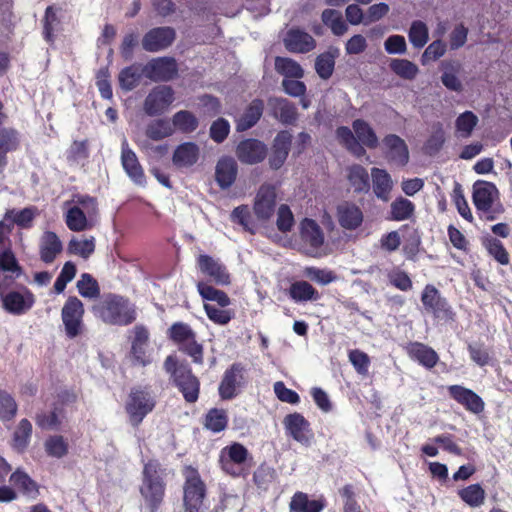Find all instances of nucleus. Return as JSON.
<instances>
[{
    "label": "nucleus",
    "instance_id": "obj_1",
    "mask_svg": "<svg viewBox=\"0 0 512 512\" xmlns=\"http://www.w3.org/2000/svg\"><path fill=\"white\" fill-rule=\"evenodd\" d=\"M166 475V469L157 459H150L144 463L139 493L148 512H158L164 504Z\"/></svg>",
    "mask_w": 512,
    "mask_h": 512
},
{
    "label": "nucleus",
    "instance_id": "obj_2",
    "mask_svg": "<svg viewBox=\"0 0 512 512\" xmlns=\"http://www.w3.org/2000/svg\"><path fill=\"white\" fill-rule=\"evenodd\" d=\"M163 369L187 403H195L198 400L200 380L186 361H179L175 354L168 355L164 360Z\"/></svg>",
    "mask_w": 512,
    "mask_h": 512
},
{
    "label": "nucleus",
    "instance_id": "obj_3",
    "mask_svg": "<svg viewBox=\"0 0 512 512\" xmlns=\"http://www.w3.org/2000/svg\"><path fill=\"white\" fill-rule=\"evenodd\" d=\"M499 196V190L492 182L478 180L473 184L472 201L480 218L494 221L504 212Z\"/></svg>",
    "mask_w": 512,
    "mask_h": 512
},
{
    "label": "nucleus",
    "instance_id": "obj_4",
    "mask_svg": "<svg viewBox=\"0 0 512 512\" xmlns=\"http://www.w3.org/2000/svg\"><path fill=\"white\" fill-rule=\"evenodd\" d=\"M183 512H204L207 486L197 468L187 465L182 470Z\"/></svg>",
    "mask_w": 512,
    "mask_h": 512
},
{
    "label": "nucleus",
    "instance_id": "obj_5",
    "mask_svg": "<svg viewBox=\"0 0 512 512\" xmlns=\"http://www.w3.org/2000/svg\"><path fill=\"white\" fill-rule=\"evenodd\" d=\"M156 403L155 396L147 387H132L125 402L129 423L137 428L154 410Z\"/></svg>",
    "mask_w": 512,
    "mask_h": 512
},
{
    "label": "nucleus",
    "instance_id": "obj_6",
    "mask_svg": "<svg viewBox=\"0 0 512 512\" xmlns=\"http://www.w3.org/2000/svg\"><path fill=\"white\" fill-rule=\"evenodd\" d=\"M421 302L425 311L439 320H452L453 309L447 299L432 284H427L421 293Z\"/></svg>",
    "mask_w": 512,
    "mask_h": 512
},
{
    "label": "nucleus",
    "instance_id": "obj_7",
    "mask_svg": "<svg viewBox=\"0 0 512 512\" xmlns=\"http://www.w3.org/2000/svg\"><path fill=\"white\" fill-rule=\"evenodd\" d=\"M246 368L240 362L233 363L223 374L218 392L222 400L235 398L246 384Z\"/></svg>",
    "mask_w": 512,
    "mask_h": 512
},
{
    "label": "nucleus",
    "instance_id": "obj_8",
    "mask_svg": "<svg viewBox=\"0 0 512 512\" xmlns=\"http://www.w3.org/2000/svg\"><path fill=\"white\" fill-rule=\"evenodd\" d=\"M248 455L249 452L244 445L234 442L222 449L219 458L220 467L231 477L243 476V469L239 466L246 462Z\"/></svg>",
    "mask_w": 512,
    "mask_h": 512
},
{
    "label": "nucleus",
    "instance_id": "obj_9",
    "mask_svg": "<svg viewBox=\"0 0 512 512\" xmlns=\"http://www.w3.org/2000/svg\"><path fill=\"white\" fill-rule=\"evenodd\" d=\"M175 93L171 86L160 85L154 87L146 96L143 109L151 117L165 113L175 100Z\"/></svg>",
    "mask_w": 512,
    "mask_h": 512
},
{
    "label": "nucleus",
    "instance_id": "obj_10",
    "mask_svg": "<svg viewBox=\"0 0 512 512\" xmlns=\"http://www.w3.org/2000/svg\"><path fill=\"white\" fill-rule=\"evenodd\" d=\"M178 63L174 57L163 56L144 65V76L154 82H168L178 76Z\"/></svg>",
    "mask_w": 512,
    "mask_h": 512
},
{
    "label": "nucleus",
    "instance_id": "obj_11",
    "mask_svg": "<svg viewBox=\"0 0 512 512\" xmlns=\"http://www.w3.org/2000/svg\"><path fill=\"white\" fill-rule=\"evenodd\" d=\"M102 313L112 320H135L136 313L133 304L120 295H107L101 307Z\"/></svg>",
    "mask_w": 512,
    "mask_h": 512
},
{
    "label": "nucleus",
    "instance_id": "obj_12",
    "mask_svg": "<svg viewBox=\"0 0 512 512\" xmlns=\"http://www.w3.org/2000/svg\"><path fill=\"white\" fill-rule=\"evenodd\" d=\"M268 153L267 145L258 139L247 138L238 143L235 154L242 164L254 165L261 163Z\"/></svg>",
    "mask_w": 512,
    "mask_h": 512
},
{
    "label": "nucleus",
    "instance_id": "obj_13",
    "mask_svg": "<svg viewBox=\"0 0 512 512\" xmlns=\"http://www.w3.org/2000/svg\"><path fill=\"white\" fill-rule=\"evenodd\" d=\"M175 38L176 32L172 27H155L143 36L142 47L147 52H159L170 47Z\"/></svg>",
    "mask_w": 512,
    "mask_h": 512
},
{
    "label": "nucleus",
    "instance_id": "obj_14",
    "mask_svg": "<svg viewBox=\"0 0 512 512\" xmlns=\"http://www.w3.org/2000/svg\"><path fill=\"white\" fill-rule=\"evenodd\" d=\"M276 198V189L273 185L263 184L260 186L253 205V211L258 220L267 221L273 216Z\"/></svg>",
    "mask_w": 512,
    "mask_h": 512
},
{
    "label": "nucleus",
    "instance_id": "obj_15",
    "mask_svg": "<svg viewBox=\"0 0 512 512\" xmlns=\"http://www.w3.org/2000/svg\"><path fill=\"white\" fill-rule=\"evenodd\" d=\"M149 332L143 325L134 328V338L131 343L129 357L133 366L146 367L152 363V358L146 350Z\"/></svg>",
    "mask_w": 512,
    "mask_h": 512
},
{
    "label": "nucleus",
    "instance_id": "obj_16",
    "mask_svg": "<svg viewBox=\"0 0 512 512\" xmlns=\"http://www.w3.org/2000/svg\"><path fill=\"white\" fill-rule=\"evenodd\" d=\"M301 240L307 247V254L312 257L319 256V249L324 244V233L318 223L309 218L301 222Z\"/></svg>",
    "mask_w": 512,
    "mask_h": 512
},
{
    "label": "nucleus",
    "instance_id": "obj_17",
    "mask_svg": "<svg viewBox=\"0 0 512 512\" xmlns=\"http://www.w3.org/2000/svg\"><path fill=\"white\" fill-rule=\"evenodd\" d=\"M286 432L297 442L309 444L313 438V432L309 421L300 413L294 412L285 416L283 420Z\"/></svg>",
    "mask_w": 512,
    "mask_h": 512
},
{
    "label": "nucleus",
    "instance_id": "obj_18",
    "mask_svg": "<svg viewBox=\"0 0 512 512\" xmlns=\"http://www.w3.org/2000/svg\"><path fill=\"white\" fill-rule=\"evenodd\" d=\"M449 396L462 405L467 411L480 414L484 411L483 399L473 390L462 385H450L447 388Z\"/></svg>",
    "mask_w": 512,
    "mask_h": 512
},
{
    "label": "nucleus",
    "instance_id": "obj_19",
    "mask_svg": "<svg viewBox=\"0 0 512 512\" xmlns=\"http://www.w3.org/2000/svg\"><path fill=\"white\" fill-rule=\"evenodd\" d=\"M291 143L292 135L288 131L282 130L277 133L268 159L271 169L278 170L283 166L289 155Z\"/></svg>",
    "mask_w": 512,
    "mask_h": 512
},
{
    "label": "nucleus",
    "instance_id": "obj_20",
    "mask_svg": "<svg viewBox=\"0 0 512 512\" xmlns=\"http://www.w3.org/2000/svg\"><path fill=\"white\" fill-rule=\"evenodd\" d=\"M197 264L201 272L209 276L217 285L230 284V274L225 265L209 255H200Z\"/></svg>",
    "mask_w": 512,
    "mask_h": 512
},
{
    "label": "nucleus",
    "instance_id": "obj_21",
    "mask_svg": "<svg viewBox=\"0 0 512 512\" xmlns=\"http://www.w3.org/2000/svg\"><path fill=\"white\" fill-rule=\"evenodd\" d=\"M389 161L405 166L409 161V151L405 141L396 134H388L382 140Z\"/></svg>",
    "mask_w": 512,
    "mask_h": 512
},
{
    "label": "nucleus",
    "instance_id": "obj_22",
    "mask_svg": "<svg viewBox=\"0 0 512 512\" xmlns=\"http://www.w3.org/2000/svg\"><path fill=\"white\" fill-rule=\"evenodd\" d=\"M285 48L292 53H308L316 46L315 39L299 28H291L284 38Z\"/></svg>",
    "mask_w": 512,
    "mask_h": 512
},
{
    "label": "nucleus",
    "instance_id": "obj_23",
    "mask_svg": "<svg viewBox=\"0 0 512 512\" xmlns=\"http://www.w3.org/2000/svg\"><path fill=\"white\" fill-rule=\"evenodd\" d=\"M270 114L284 125L294 124L298 117L294 103L285 98L271 97L268 99Z\"/></svg>",
    "mask_w": 512,
    "mask_h": 512
},
{
    "label": "nucleus",
    "instance_id": "obj_24",
    "mask_svg": "<svg viewBox=\"0 0 512 512\" xmlns=\"http://www.w3.org/2000/svg\"><path fill=\"white\" fill-rule=\"evenodd\" d=\"M336 216L339 225L346 230H356L364 220L360 207L351 202H343L337 206Z\"/></svg>",
    "mask_w": 512,
    "mask_h": 512
},
{
    "label": "nucleus",
    "instance_id": "obj_25",
    "mask_svg": "<svg viewBox=\"0 0 512 512\" xmlns=\"http://www.w3.org/2000/svg\"><path fill=\"white\" fill-rule=\"evenodd\" d=\"M238 165L231 156L221 157L215 167V180L222 189L230 188L236 180Z\"/></svg>",
    "mask_w": 512,
    "mask_h": 512
},
{
    "label": "nucleus",
    "instance_id": "obj_26",
    "mask_svg": "<svg viewBox=\"0 0 512 512\" xmlns=\"http://www.w3.org/2000/svg\"><path fill=\"white\" fill-rule=\"evenodd\" d=\"M405 350L412 360L417 361L427 369L434 368L439 361L436 351L421 342H410Z\"/></svg>",
    "mask_w": 512,
    "mask_h": 512
},
{
    "label": "nucleus",
    "instance_id": "obj_27",
    "mask_svg": "<svg viewBox=\"0 0 512 512\" xmlns=\"http://www.w3.org/2000/svg\"><path fill=\"white\" fill-rule=\"evenodd\" d=\"M20 147V133L12 127L0 129V174L8 165L7 154Z\"/></svg>",
    "mask_w": 512,
    "mask_h": 512
},
{
    "label": "nucleus",
    "instance_id": "obj_28",
    "mask_svg": "<svg viewBox=\"0 0 512 512\" xmlns=\"http://www.w3.org/2000/svg\"><path fill=\"white\" fill-rule=\"evenodd\" d=\"M199 157V146L194 142H184L175 148L172 162L177 168H189L198 162Z\"/></svg>",
    "mask_w": 512,
    "mask_h": 512
},
{
    "label": "nucleus",
    "instance_id": "obj_29",
    "mask_svg": "<svg viewBox=\"0 0 512 512\" xmlns=\"http://www.w3.org/2000/svg\"><path fill=\"white\" fill-rule=\"evenodd\" d=\"M264 111V101L259 98L253 99L244 112L236 119V130L244 132L254 127L261 119Z\"/></svg>",
    "mask_w": 512,
    "mask_h": 512
},
{
    "label": "nucleus",
    "instance_id": "obj_30",
    "mask_svg": "<svg viewBox=\"0 0 512 512\" xmlns=\"http://www.w3.org/2000/svg\"><path fill=\"white\" fill-rule=\"evenodd\" d=\"M62 250L63 245L57 234L53 231H45L39 245L40 259L46 264H51Z\"/></svg>",
    "mask_w": 512,
    "mask_h": 512
},
{
    "label": "nucleus",
    "instance_id": "obj_31",
    "mask_svg": "<svg viewBox=\"0 0 512 512\" xmlns=\"http://www.w3.org/2000/svg\"><path fill=\"white\" fill-rule=\"evenodd\" d=\"M121 162L125 172L135 184L140 186H144L146 184L144 170L134 151L127 147H123L121 152Z\"/></svg>",
    "mask_w": 512,
    "mask_h": 512
},
{
    "label": "nucleus",
    "instance_id": "obj_32",
    "mask_svg": "<svg viewBox=\"0 0 512 512\" xmlns=\"http://www.w3.org/2000/svg\"><path fill=\"white\" fill-rule=\"evenodd\" d=\"M325 507L323 500L309 499L308 494L297 491L289 503L290 512H321Z\"/></svg>",
    "mask_w": 512,
    "mask_h": 512
},
{
    "label": "nucleus",
    "instance_id": "obj_33",
    "mask_svg": "<svg viewBox=\"0 0 512 512\" xmlns=\"http://www.w3.org/2000/svg\"><path fill=\"white\" fill-rule=\"evenodd\" d=\"M371 176L373 182V191L377 198L387 201L393 187V182L389 173L380 168H372Z\"/></svg>",
    "mask_w": 512,
    "mask_h": 512
},
{
    "label": "nucleus",
    "instance_id": "obj_34",
    "mask_svg": "<svg viewBox=\"0 0 512 512\" xmlns=\"http://www.w3.org/2000/svg\"><path fill=\"white\" fill-rule=\"evenodd\" d=\"M32 432L31 422L26 418L21 419L12 435V448L19 453L25 452L30 444Z\"/></svg>",
    "mask_w": 512,
    "mask_h": 512
},
{
    "label": "nucleus",
    "instance_id": "obj_35",
    "mask_svg": "<svg viewBox=\"0 0 512 512\" xmlns=\"http://www.w3.org/2000/svg\"><path fill=\"white\" fill-rule=\"evenodd\" d=\"M352 128L358 142L369 149H375L379 145L378 137L373 128L363 119H356L352 122Z\"/></svg>",
    "mask_w": 512,
    "mask_h": 512
},
{
    "label": "nucleus",
    "instance_id": "obj_36",
    "mask_svg": "<svg viewBox=\"0 0 512 512\" xmlns=\"http://www.w3.org/2000/svg\"><path fill=\"white\" fill-rule=\"evenodd\" d=\"M9 481L28 497L35 499L39 495V485L26 472L17 469L9 478Z\"/></svg>",
    "mask_w": 512,
    "mask_h": 512
},
{
    "label": "nucleus",
    "instance_id": "obj_37",
    "mask_svg": "<svg viewBox=\"0 0 512 512\" xmlns=\"http://www.w3.org/2000/svg\"><path fill=\"white\" fill-rule=\"evenodd\" d=\"M144 75V66L134 63L130 66L123 68L118 75L120 87L125 91H131L136 88L142 76Z\"/></svg>",
    "mask_w": 512,
    "mask_h": 512
},
{
    "label": "nucleus",
    "instance_id": "obj_38",
    "mask_svg": "<svg viewBox=\"0 0 512 512\" xmlns=\"http://www.w3.org/2000/svg\"><path fill=\"white\" fill-rule=\"evenodd\" d=\"M339 55L337 48H330L328 51L319 54L315 60V70L318 76L323 79H329L335 68V60Z\"/></svg>",
    "mask_w": 512,
    "mask_h": 512
},
{
    "label": "nucleus",
    "instance_id": "obj_39",
    "mask_svg": "<svg viewBox=\"0 0 512 512\" xmlns=\"http://www.w3.org/2000/svg\"><path fill=\"white\" fill-rule=\"evenodd\" d=\"M59 9L53 5L48 6L45 9L44 17L42 20L43 30L42 35L45 41L49 44H53L56 39V32L60 29L61 20L57 15Z\"/></svg>",
    "mask_w": 512,
    "mask_h": 512
},
{
    "label": "nucleus",
    "instance_id": "obj_40",
    "mask_svg": "<svg viewBox=\"0 0 512 512\" xmlns=\"http://www.w3.org/2000/svg\"><path fill=\"white\" fill-rule=\"evenodd\" d=\"M64 218L66 226L73 232H82L93 227V224L79 206L70 207L66 211Z\"/></svg>",
    "mask_w": 512,
    "mask_h": 512
},
{
    "label": "nucleus",
    "instance_id": "obj_41",
    "mask_svg": "<svg viewBox=\"0 0 512 512\" xmlns=\"http://www.w3.org/2000/svg\"><path fill=\"white\" fill-rule=\"evenodd\" d=\"M38 214V209L35 206L25 207L20 211L15 209L7 210L4 214V220H11L10 223L16 224L18 227L23 229H29L32 227V223Z\"/></svg>",
    "mask_w": 512,
    "mask_h": 512
},
{
    "label": "nucleus",
    "instance_id": "obj_42",
    "mask_svg": "<svg viewBox=\"0 0 512 512\" xmlns=\"http://www.w3.org/2000/svg\"><path fill=\"white\" fill-rule=\"evenodd\" d=\"M336 138L338 142L350 153L356 157L365 154L364 147L358 142L352 130L347 126H340L336 129Z\"/></svg>",
    "mask_w": 512,
    "mask_h": 512
},
{
    "label": "nucleus",
    "instance_id": "obj_43",
    "mask_svg": "<svg viewBox=\"0 0 512 512\" xmlns=\"http://www.w3.org/2000/svg\"><path fill=\"white\" fill-rule=\"evenodd\" d=\"M64 417L63 409L55 406L51 411H40L35 415V423L42 430H58Z\"/></svg>",
    "mask_w": 512,
    "mask_h": 512
},
{
    "label": "nucleus",
    "instance_id": "obj_44",
    "mask_svg": "<svg viewBox=\"0 0 512 512\" xmlns=\"http://www.w3.org/2000/svg\"><path fill=\"white\" fill-rule=\"evenodd\" d=\"M347 179L356 193H366L369 191L370 182L367 170L359 165L353 164L347 169Z\"/></svg>",
    "mask_w": 512,
    "mask_h": 512
},
{
    "label": "nucleus",
    "instance_id": "obj_45",
    "mask_svg": "<svg viewBox=\"0 0 512 512\" xmlns=\"http://www.w3.org/2000/svg\"><path fill=\"white\" fill-rule=\"evenodd\" d=\"M33 297L29 294L27 297L20 292L12 291L3 297L4 308L12 313L21 314L31 308Z\"/></svg>",
    "mask_w": 512,
    "mask_h": 512
},
{
    "label": "nucleus",
    "instance_id": "obj_46",
    "mask_svg": "<svg viewBox=\"0 0 512 512\" xmlns=\"http://www.w3.org/2000/svg\"><path fill=\"white\" fill-rule=\"evenodd\" d=\"M276 479V470L266 462L261 463L253 473V483L261 492H267Z\"/></svg>",
    "mask_w": 512,
    "mask_h": 512
},
{
    "label": "nucleus",
    "instance_id": "obj_47",
    "mask_svg": "<svg viewBox=\"0 0 512 512\" xmlns=\"http://www.w3.org/2000/svg\"><path fill=\"white\" fill-rule=\"evenodd\" d=\"M290 297L296 302L316 301L319 292L307 281H296L289 288Z\"/></svg>",
    "mask_w": 512,
    "mask_h": 512
},
{
    "label": "nucleus",
    "instance_id": "obj_48",
    "mask_svg": "<svg viewBox=\"0 0 512 512\" xmlns=\"http://www.w3.org/2000/svg\"><path fill=\"white\" fill-rule=\"evenodd\" d=\"M172 126L175 130L183 134H190L194 132L199 126L197 117L188 110H180L172 117Z\"/></svg>",
    "mask_w": 512,
    "mask_h": 512
},
{
    "label": "nucleus",
    "instance_id": "obj_49",
    "mask_svg": "<svg viewBox=\"0 0 512 512\" xmlns=\"http://www.w3.org/2000/svg\"><path fill=\"white\" fill-rule=\"evenodd\" d=\"M173 133L172 122L165 118L151 121L145 129V135L153 141L163 140L173 135Z\"/></svg>",
    "mask_w": 512,
    "mask_h": 512
},
{
    "label": "nucleus",
    "instance_id": "obj_50",
    "mask_svg": "<svg viewBox=\"0 0 512 512\" xmlns=\"http://www.w3.org/2000/svg\"><path fill=\"white\" fill-rule=\"evenodd\" d=\"M228 414L226 410L211 408L205 415L204 427L213 433H220L228 426Z\"/></svg>",
    "mask_w": 512,
    "mask_h": 512
},
{
    "label": "nucleus",
    "instance_id": "obj_51",
    "mask_svg": "<svg viewBox=\"0 0 512 512\" xmlns=\"http://www.w3.org/2000/svg\"><path fill=\"white\" fill-rule=\"evenodd\" d=\"M483 246L487 250L489 256H491L500 265H508L510 263V256L503 245V243L492 236L486 237L483 240Z\"/></svg>",
    "mask_w": 512,
    "mask_h": 512
},
{
    "label": "nucleus",
    "instance_id": "obj_52",
    "mask_svg": "<svg viewBox=\"0 0 512 512\" xmlns=\"http://www.w3.org/2000/svg\"><path fill=\"white\" fill-rule=\"evenodd\" d=\"M415 211L413 202L404 197H397L390 206V220L403 221L409 219Z\"/></svg>",
    "mask_w": 512,
    "mask_h": 512
},
{
    "label": "nucleus",
    "instance_id": "obj_53",
    "mask_svg": "<svg viewBox=\"0 0 512 512\" xmlns=\"http://www.w3.org/2000/svg\"><path fill=\"white\" fill-rule=\"evenodd\" d=\"M458 495L470 507H480L484 504L486 497L485 490L478 483L460 489Z\"/></svg>",
    "mask_w": 512,
    "mask_h": 512
},
{
    "label": "nucleus",
    "instance_id": "obj_54",
    "mask_svg": "<svg viewBox=\"0 0 512 512\" xmlns=\"http://www.w3.org/2000/svg\"><path fill=\"white\" fill-rule=\"evenodd\" d=\"M324 25L329 27L336 36H342L348 30V26L343 20L342 14L334 9H325L321 15Z\"/></svg>",
    "mask_w": 512,
    "mask_h": 512
},
{
    "label": "nucleus",
    "instance_id": "obj_55",
    "mask_svg": "<svg viewBox=\"0 0 512 512\" xmlns=\"http://www.w3.org/2000/svg\"><path fill=\"white\" fill-rule=\"evenodd\" d=\"M44 449L49 457L61 459L68 454L69 445L62 435H51L45 440Z\"/></svg>",
    "mask_w": 512,
    "mask_h": 512
},
{
    "label": "nucleus",
    "instance_id": "obj_56",
    "mask_svg": "<svg viewBox=\"0 0 512 512\" xmlns=\"http://www.w3.org/2000/svg\"><path fill=\"white\" fill-rule=\"evenodd\" d=\"M275 69L279 74L287 78L300 79L304 75L301 65L297 61L287 57H276Z\"/></svg>",
    "mask_w": 512,
    "mask_h": 512
},
{
    "label": "nucleus",
    "instance_id": "obj_57",
    "mask_svg": "<svg viewBox=\"0 0 512 512\" xmlns=\"http://www.w3.org/2000/svg\"><path fill=\"white\" fill-rule=\"evenodd\" d=\"M198 291L203 299L215 302L220 308L225 309L231 303L230 298L224 291L216 289L208 284L200 282L198 284Z\"/></svg>",
    "mask_w": 512,
    "mask_h": 512
},
{
    "label": "nucleus",
    "instance_id": "obj_58",
    "mask_svg": "<svg viewBox=\"0 0 512 512\" xmlns=\"http://www.w3.org/2000/svg\"><path fill=\"white\" fill-rule=\"evenodd\" d=\"M11 272L15 277H19L22 273V267L12 251L11 245L0 248V273Z\"/></svg>",
    "mask_w": 512,
    "mask_h": 512
},
{
    "label": "nucleus",
    "instance_id": "obj_59",
    "mask_svg": "<svg viewBox=\"0 0 512 512\" xmlns=\"http://www.w3.org/2000/svg\"><path fill=\"white\" fill-rule=\"evenodd\" d=\"M409 41L415 48H422L429 40V31L427 25L421 20H415L411 23L408 31Z\"/></svg>",
    "mask_w": 512,
    "mask_h": 512
},
{
    "label": "nucleus",
    "instance_id": "obj_60",
    "mask_svg": "<svg viewBox=\"0 0 512 512\" xmlns=\"http://www.w3.org/2000/svg\"><path fill=\"white\" fill-rule=\"evenodd\" d=\"M76 287L79 294L88 299H95L100 295V287L97 280L89 273H83L77 281Z\"/></svg>",
    "mask_w": 512,
    "mask_h": 512
},
{
    "label": "nucleus",
    "instance_id": "obj_61",
    "mask_svg": "<svg viewBox=\"0 0 512 512\" xmlns=\"http://www.w3.org/2000/svg\"><path fill=\"white\" fill-rule=\"evenodd\" d=\"M18 405L14 397L5 390L0 389V420L11 421L15 418Z\"/></svg>",
    "mask_w": 512,
    "mask_h": 512
},
{
    "label": "nucleus",
    "instance_id": "obj_62",
    "mask_svg": "<svg viewBox=\"0 0 512 512\" xmlns=\"http://www.w3.org/2000/svg\"><path fill=\"white\" fill-rule=\"evenodd\" d=\"M389 66L396 75L406 80L414 79L419 71L417 65L407 59H392Z\"/></svg>",
    "mask_w": 512,
    "mask_h": 512
},
{
    "label": "nucleus",
    "instance_id": "obj_63",
    "mask_svg": "<svg viewBox=\"0 0 512 512\" xmlns=\"http://www.w3.org/2000/svg\"><path fill=\"white\" fill-rule=\"evenodd\" d=\"M67 250L69 254L78 255L87 259L95 251V239L94 237H90V239L85 240H77L73 238L69 241Z\"/></svg>",
    "mask_w": 512,
    "mask_h": 512
},
{
    "label": "nucleus",
    "instance_id": "obj_64",
    "mask_svg": "<svg viewBox=\"0 0 512 512\" xmlns=\"http://www.w3.org/2000/svg\"><path fill=\"white\" fill-rule=\"evenodd\" d=\"M478 123V117L472 111L461 113L455 121V127L463 137H469Z\"/></svg>",
    "mask_w": 512,
    "mask_h": 512
}]
</instances>
